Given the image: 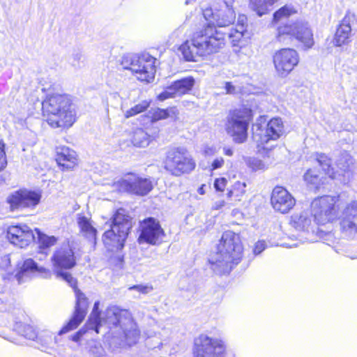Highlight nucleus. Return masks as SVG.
Instances as JSON below:
<instances>
[{
    "label": "nucleus",
    "instance_id": "obj_47",
    "mask_svg": "<svg viewBox=\"0 0 357 357\" xmlns=\"http://www.w3.org/2000/svg\"><path fill=\"white\" fill-rule=\"evenodd\" d=\"M224 89L227 94L234 95L237 93V89L231 82H225Z\"/></svg>",
    "mask_w": 357,
    "mask_h": 357
},
{
    "label": "nucleus",
    "instance_id": "obj_10",
    "mask_svg": "<svg viewBox=\"0 0 357 357\" xmlns=\"http://www.w3.org/2000/svg\"><path fill=\"white\" fill-rule=\"evenodd\" d=\"M285 35L296 38L298 41L303 43L307 49L311 48L314 44L312 31L308 23L303 20H297L278 26V39L282 40V37Z\"/></svg>",
    "mask_w": 357,
    "mask_h": 357
},
{
    "label": "nucleus",
    "instance_id": "obj_20",
    "mask_svg": "<svg viewBox=\"0 0 357 357\" xmlns=\"http://www.w3.org/2000/svg\"><path fill=\"white\" fill-rule=\"evenodd\" d=\"M341 229L349 234H357V201H351L342 208L340 217Z\"/></svg>",
    "mask_w": 357,
    "mask_h": 357
},
{
    "label": "nucleus",
    "instance_id": "obj_40",
    "mask_svg": "<svg viewBox=\"0 0 357 357\" xmlns=\"http://www.w3.org/2000/svg\"><path fill=\"white\" fill-rule=\"evenodd\" d=\"M89 352L94 357H104L105 351L99 342H93L90 344Z\"/></svg>",
    "mask_w": 357,
    "mask_h": 357
},
{
    "label": "nucleus",
    "instance_id": "obj_8",
    "mask_svg": "<svg viewBox=\"0 0 357 357\" xmlns=\"http://www.w3.org/2000/svg\"><path fill=\"white\" fill-rule=\"evenodd\" d=\"M163 167L172 175L179 176L192 171L195 162L185 149L173 148L166 152Z\"/></svg>",
    "mask_w": 357,
    "mask_h": 357
},
{
    "label": "nucleus",
    "instance_id": "obj_55",
    "mask_svg": "<svg viewBox=\"0 0 357 357\" xmlns=\"http://www.w3.org/2000/svg\"><path fill=\"white\" fill-rule=\"evenodd\" d=\"M2 260L3 262H5L6 265H8V264H10V257L8 255L4 256L2 259Z\"/></svg>",
    "mask_w": 357,
    "mask_h": 357
},
{
    "label": "nucleus",
    "instance_id": "obj_3",
    "mask_svg": "<svg viewBox=\"0 0 357 357\" xmlns=\"http://www.w3.org/2000/svg\"><path fill=\"white\" fill-rule=\"evenodd\" d=\"M243 245L240 236L231 231L222 234L217 251L209 259L211 269L218 275L227 274L241 260Z\"/></svg>",
    "mask_w": 357,
    "mask_h": 357
},
{
    "label": "nucleus",
    "instance_id": "obj_6",
    "mask_svg": "<svg viewBox=\"0 0 357 357\" xmlns=\"http://www.w3.org/2000/svg\"><path fill=\"white\" fill-rule=\"evenodd\" d=\"M252 118V112L248 107H243L229 112L225 129L236 143L241 144L247 139L248 126Z\"/></svg>",
    "mask_w": 357,
    "mask_h": 357
},
{
    "label": "nucleus",
    "instance_id": "obj_33",
    "mask_svg": "<svg viewBox=\"0 0 357 357\" xmlns=\"http://www.w3.org/2000/svg\"><path fill=\"white\" fill-rule=\"evenodd\" d=\"M304 181L312 188L319 189L325 183L326 178L315 170L308 169L303 176Z\"/></svg>",
    "mask_w": 357,
    "mask_h": 357
},
{
    "label": "nucleus",
    "instance_id": "obj_56",
    "mask_svg": "<svg viewBox=\"0 0 357 357\" xmlns=\"http://www.w3.org/2000/svg\"><path fill=\"white\" fill-rule=\"evenodd\" d=\"M225 153L227 155L231 156L233 155V151L231 149H225Z\"/></svg>",
    "mask_w": 357,
    "mask_h": 357
},
{
    "label": "nucleus",
    "instance_id": "obj_29",
    "mask_svg": "<svg viewBox=\"0 0 357 357\" xmlns=\"http://www.w3.org/2000/svg\"><path fill=\"white\" fill-rule=\"evenodd\" d=\"M236 14L233 8L222 7L213 14V23L219 28H226L234 24Z\"/></svg>",
    "mask_w": 357,
    "mask_h": 357
},
{
    "label": "nucleus",
    "instance_id": "obj_36",
    "mask_svg": "<svg viewBox=\"0 0 357 357\" xmlns=\"http://www.w3.org/2000/svg\"><path fill=\"white\" fill-rule=\"evenodd\" d=\"M38 235V241L39 247L41 249H47L54 245L57 242V238L54 236H47L42 233L40 230L36 229Z\"/></svg>",
    "mask_w": 357,
    "mask_h": 357
},
{
    "label": "nucleus",
    "instance_id": "obj_5",
    "mask_svg": "<svg viewBox=\"0 0 357 357\" xmlns=\"http://www.w3.org/2000/svg\"><path fill=\"white\" fill-rule=\"evenodd\" d=\"M156 59L149 54L141 55L128 54L121 59V66L124 69L131 70L137 79L147 83L153 81L155 73Z\"/></svg>",
    "mask_w": 357,
    "mask_h": 357
},
{
    "label": "nucleus",
    "instance_id": "obj_53",
    "mask_svg": "<svg viewBox=\"0 0 357 357\" xmlns=\"http://www.w3.org/2000/svg\"><path fill=\"white\" fill-rule=\"evenodd\" d=\"M213 14H215V13H213L211 9H206L203 13V15L206 20H208V17L210 16H212L213 18Z\"/></svg>",
    "mask_w": 357,
    "mask_h": 357
},
{
    "label": "nucleus",
    "instance_id": "obj_54",
    "mask_svg": "<svg viewBox=\"0 0 357 357\" xmlns=\"http://www.w3.org/2000/svg\"><path fill=\"white\" fill-rule=\"evenodd\" d=\"M225 8H233L234 0H222Z\"/></svg>",
    "mask_w": 357,
    "mask_h": 357
},
{
    "label": "nucleus",
    "instance_id": "obj_48",
    "mask_svg": "<svg viewBox=\"0 0 357 357\" xmlns=\"http://www.w3.org/2000/svg\"><path fill=\"white\" fill-rule=\"evenodd\" d=\"M266 243L264 241H259L255 245L254 248V253L255 255H259L265 248H266Z\"/></svg>",
    "mask_w": 357,
    "mask_h": 357
},
{
    "label": "nucleus",
    "instance_id": "obj_9",
    "mask_svg": "<svg viewBox=\"0 0 357 357\" xmlns=\"http://www.w3.org/2000/svg\"><path fill=\"white\" fill-rule=\"evenodd\" d=\"M337 198L331 196H322L314 199L311 203V211L314 222L326 225L333 222L337 218L336 202Z\"/></svg>",
    "mask_w": 357,
    "mask_h": 357
},
{
    "label": "nucleus",
    "instance_id": "obj_32",
    "mask_svg": "<svg viewBox=\"0 0 357 357\" xmlns=\"http://www.w3.org/2000/svg\"><path fill=\"white\" fill-rule=\"evenodd\" d=\"M279 0H250L249 8L259 16H262L271 10L272 6Z\"/></svg>",
    "mask_w": 357,
    "mask_h": 357
},
{
    "label": "nucleus",
    "instance_id": "obj_58",
    "mask_svg": "<svg viewBox=\"0 0 357 357\" xmlns=\"http://www.w3.org/2000/svg\"><path fill=\"white\" fill-rule=\"evenodd\" d=\"M238 195H236L235 201H237V200H238V201H240V200H241V199H240L239 198H238Z\"/></svg>",
    "mask_w": 357,
    "mask_h": 357
},
{
    "label": "nucleus",
    "instance_id": "obj_19",
    "mask_svg": "<svg viewBox=\"0 0 357 357\" xmlns=\"http://www.w3.org/2000/svg\"><path fill=\"white\" fill-rule=\"evenodd\" d=\"M354 20V14L350 12L347 13L337 27L333 38L335 46L341 47L344 45H348L351 41V38L354 35L351 24Z\"/></svg>",
    "mask_w": 357,
    "mask_h": 357
},
{
    "label": "nucleus",
    "instance_id": "obj_52",
    "mask_svg": "<svg viewBox=\"0 0 357 357\" xmlns=\"http://www.w3.org/2000/svg\"><path fill=\"white\" fill-rule=\"evenodd\" d=\"M152 342H153V339H152V338H151V337H149V338H148V339L146 340V345H147L149 348H151V349H154V348H156V347H159L162 344L161 342L158 341V342H157V345H153V344H152Z\"/></svg>",
    "mask_w": 357,
    "mask_h": 357
},
{
    "label": "nucleus",
    "instance_id": "obj_61",
    "mask_svg": "<svg viewBox=\"0 0 357 357\" xmlns=\"http://www.w3.org/2000/svg\"><path fill=\"white\" fill-rule=\"evenodd\" d=\"M199 190H200V192L202 193L203 190H202V188H199Z\"/></svg>",
    "mask_w": 357,
    "mask_h": 357
},
{
    "label": "nucleus",
    "instance_id": "obj_17",
    "mask_svg": "<svg viewBox=\"0 0 357 357\" xmlns=\"http://www.w3.org/2000/svg\"><path fill=\"white\" fill-rule=\"evenodd\" d=\"M126 320L128 319L122 317L121 311L116 306H111L107 308L104 317L102 318V324H106L109 328L106 336L108 342L112 340V336H114L121 331L125 325Z\"/></svg>",
    "mask_w": 357,
    "mask_h": 357
},
{
    "label": "nucleus",
    "instance_id": "obj_25",
    "mask_svg": "<svg viewBox=\"0 0 357 357\" xmlns=\"http://www.w3.org/2000/svg\"><path fill=\"white\" fill-rule=\"evenodd\" d=\"M56 160L59 166L65 169H73L77 164L76 153L68 147L61 146L56 149Z\"/></svg>",
    "mask_w": 357,
    "mask_h": 357
},
{
    "label": "nucleus",
    "instance_id": "obj_22",
    "mask_svg": "<svg viewBox=\"0 0 357 357\" xmlns=\"http://www.w3.org/2000/svg\"><path fill=\"white\" fill-rule=\"evenodd\" d=\"M195 83L192 77H185L174 82L158 96L161 101L169 98L182 96L191 90Z\"/></svg>",
    "mask_w": 357,
    "mask_h": 357
},
{
    "label": "nucleus",
    "instance_id": "obj_37",
    "mask_svg": "<svg viewBox=\"0 0 357 357\" xmlns=\"http://www.w3.org/2000/svg\"><path fill=\"white\" fill-rule=\"evenodd\" d=\"M297 13L296 8L291 5H285L278 10L273 14V21L278 22L284 17H288L290 15Z\"/></svg>",
    "mask_w": 357,
    "mask_h": 357
},
{
    "label": "nucleus",
    "instance_id": "obj_57",
    "mask_svg": "<svg viewBox=\"0 0 357 357\" xmlns=\"http://www.w3.org/2000/svg\"><path fill=\"white\" fill-rule=\"evenodd\" d=\"M234 193H235V191L234 190H230L228 193H227V195L228 197H231L234 195Z\"/></svg>",
    "mask_w": 357,
    "mask_h": 357
},
{
    "label": "nucleus",
    "instance_id": "obj_60",
    "mask_svg": "<svg viewBox=\"0 0 357 357\" xmlns=\"http://www.w3.org/2000/svg\"><path fill=\"white\" fill-rule=\"evenodd\" d=\"M199 190H200V192L202 193L203 190H202V188H199Z\"/></svg>",
    "mask_w": 357,
    "mask_h": 357
},
{
    "label": "nucleus",
    "instance_id": "obj_16",
    "mask_svg": "<svg viewBox=\"0 0 357 357\" xmlns=\"http://www.w3.org/2000/svg\"><path fill=\"white\" fill-rule=\"evenodd\" d=\"M40 199V195L33 191L20 190L15 192L8 198L11 209L17 210L36 206Z\"/></svg>",
    "mask_w": 357,
    "mask_h": 357
},
{
    "label": "nucleus",
    "instance_id": "obj_14",
    "mask_svg": "<svg viewBox=\"0 0 357 357\" xmlns=\"http://www.w3.org/2000/svg\"><path fill=\"white\" fill-rule=\"evenodd\" d=\"M142 231L139 236V243H146L151 245H157L162 241L165 232L160 223L153 218H149L141 225Z\"/></svg>",
    "mask_w": 357,
    "mask_h": 357
},
{
    "label": "nucleus",
    "instance_id": "obj_7",
    "mask_svg": "<svg viewBox=\"0 0 357 357\" xmlns=\"http://www.w3.org/2000/svg\"><path fill=\"white\" fill-rule=\"evenodd\" d=\"M283 132V123L280 118H273L266 123V120L260 116L252 126V138L257 146L263 149H267L265 145L278 139Z\"/></svg>",
    "mask_w": 357,
    "mask_h": 357
},
{
    "label": "nucleus",
    "instance_id": "obj_38",
    "mask_svg": "<svg viewBox=\"0 0 357 357\" xmlns=\"http://www.w3.org/2000/svg\"><path fill=\"white\" fill-rule=\"evenodd\" d=\"M150 105V102L147 100H142L130 109L127 110L125 113L126 118H130L135 116L144 111H145Z\"/></svg>",
    "mask_w": 357,
    "mask_h": 357
},
{
    "label": "nucleus",
    "instance_id": "obj_44",
    "mask_svg": "<svg viewBox=\"0 0 357 357\" xmlns=\"http://www.w3.org/2000/svg\"><path fill=\"white\" fill-rule=\"evenodd\" d=\"M22 335L29 340H34L37 337L35 330L32 326L29 325L24 327Z\"/></svg>",
    "mask_w": 357,
    "mask_h": 357
},
{
    "label": "nucleus",
    "instance_id": "obj_31",
    "mask_svg": "<svg viewBox=\"0 0 357 357\" xmlns=\"http://www.w3.org/2000/svg\"><path fill=\"white\" fill-rule=\"evenodd\" d=\"M100 301L95 302L93 310L89 317L85 325L87 329L93 330L96 333H100V328L102 326V318L100 317V312L99 311Z\"/></svg>",
    "mask_w": 357,
    "mask_h": 357
},
{
    "label": "nucleus",
    "instance_id": "obj_13",
    "mask_svg": "<svg viewBox=\"0 0 357 357\" xmlns=\"http://www.w3.org/2000/svg\"><path fill=\"white\" fill-rule=\"evenodd\" d=\"M298 54L294 49H282L273 56V63L276 71L282 77L287 76L298 63Z\"/></svg>",
    "mask_w": 357,
    "mask_h": 357
},
{
    "label": "nucleus",
    "instance_id": "obj_21",
    "mask_svg": "<svg viewBox=\"0 0 357 357\" xmlns=\"http://www.w3.org/2000/svg\"><path fill=\"white\" fill-rule=\"evenodd\" d=\"M271 204L275 211L282 213H288L295 205V199L284 188H274L271 199Z\"/></svg>",
    "mask_w": 357,
    "mask_h": 357
},
{
    "label": "nucleus",
    "instance_id": "obj_1",
    "mask_svg": "<svg viewBox=\"0 0 357 357\" xmlns=\"http://www.w3.org/2000/svg\"><path fill=\"white\" fill-rule=\"evenodd\" d=\"M51 261L53 265L54 272L56 278L61 279L73 288L76 303L73 316L59 331V334L62 335L75 329L84 320L88 309V299L85 294L77 287V280L72 275L65 270L70 269L76 265V257L69 243H63L54 250L51 257Z\"/></svg>",
    "mask_w": 357,
    "mask_h": 357
},
{
    "label": "nucleus",
    "instance_id": "obj_2",
    "mask_svg": "<svg viewBox=\"0 0 357 357\" xmlns=\"http://www.w3.org/2000/svg\"><path fill=\"white\" fill-rule=\"evenodd\" d=\"M245 31V28L240 25L239 28L223 33L209 24L204 30L196 33L191 40L183 43L179 50L186 61H196L198 56L216 52L222 48L225 45L226 36L233 46H238Z\"/></svg>",
    "mask_w": 357,
    "mask_h": 357
},
{
    "label": "nucleus",
    "instance_id": "obj_24",
    "mask_svg": "<svg viewBox=\"0 0 357 357\" xmlns=\"http://www.w3.org/2000/svg\"><path fill=\"white\" fill-rule=\"evenodd\" d=\"M127 236L123 234V231H117L116 229L111 228L104 233L102 241L108 251L114 252L123 248Z\"/></svg>",
    "mask_w": 357,
    "mask_h": 357
},
{
    "label": "nucleus",
    "instance_id": "obj_51",
    "mask_svg": "<svg viewBox=\"0 0 357 357\" xmlns=\"http://www.w3.org/2000/svg\"><path fill=\"white\" fill-rule=\"evenodd\" d=\"M247 18L245 15H239L238 20V24L236 25V28H239L240 25H243L245 28V24L246 23Z\"/></svg>",
    "mask_w": 357,
    "mask_h": 357
},
{
    "label": "nucleus",
    "instance_id": "obj_23",
    "mask_svg": "<svg viewBox=\"0 0 357 357\" xmlns=\"http://www.w3.org/2000/svg\"><path fill=\"white\" fill-rule=\"evenodd\" d=\"M35 273H39L44 278H48L51 275L50 270L43 266H38L32 259H27L23 262L22 266L15 277L18 283L21 284L30 278L31 274Z\"/></svg>",
    "mask_w": 357,
    "mask_h": 357
},
{
    "label": "nucleus",
    "instance_id": "obj_41",
    "mask_svg": "<svg viewBox=\"0 0 357 357\" xmlns=\"http://www.w3.org/2000/svg\"><path fill=\"white\" fill-rule=\"evenodd\" d=\"M129 291H135L137 292L139 294L146 295L151 293L153 290V286L151 284H136L131 286L128 288Z\"/></svg>",
    "mask_w": 357,
    "mask_h": 357
},
{
    "label": "nucleus",
    "instance_id": "obj_26",
    "mask_svg": "<svg viewBox=\"0 0 357 357\" xmlns=\"http://www.w3.org/2000/svg\"><path fill=\"white\" fill-rule=\"evenodd\" d=\"M313 214L312 211H304L299 214H295L291 217L292 226L298 231L306 232H314V220L312 221Z\"/></svg>",
    "mask_w": 357,
    "mask_h": 357
},
{
    "label": "nucleus",
    "instance_id": "obj_4",
    "mask_svg": "<svg viewBox=\"0 0 357 357\" xmlns=\"http://www.w3.org/2000/svg\"><path fill=\"white\" fill-rule=\"evenodd\" d=\"M43 116L52 128H68L75 121L76 114L72 100L67 95L53 94L43 102Z\"/></svg>",
    "mask_w": 357,
    "mask_h": 357
},
{
    "label": "nucleus",
    "instance_id": "obj_18",
    "mask_svg": "<svg viewBox=\"0 0 357 357\" xmlns=\"http://www.w3.org/2000/svg\"><path fill=\"white\" fill-rule=\"evenodd\" d=\"M7 237L11 243L20 248L26 247L35 238L32 230L26 225L10 226Z\"/></svg>",
    "mask_w": 357,
    "mask_h": 357
},
{
    "label": "nucleus",
    "instance_id": "obj_43",
    "mask_svg": "<svg viewBox=\"0 0 357 357\" xmlns=\"http://www.w3.org/2000/svg\"><path fill=\"white\" fill-rule=\"evenodd\" d=\"M249 166L254 170H262L266 168L265 163L257 158H252L249 161Z\"/></svg>",
    "mask_w": 357,
    "mask_h": 357
},
{
    "label": "nucleus",
    "instance_id": "obj_28",
    "mask_svg": "<svg viewBox=\"0 0 357 357\" xmlns=\"http://www.w3.org/2000/svg\"><path fill=\"white\" fill-rule=\"evenodd\" d=\"M132 227L131 218L126 213V211L120 208L116 211L112 218L111 228L117 231H123V234H128L129 230Z\"/></svg>",
    "mask_w": 357,
    "mask_h": 357
},
{
    "label": "nucleus",
    "instance_id": "obj_27",
    "mask_svg": "<svg viewBox=\"0 0 357 357\" xmlns=\"http://www.w3.org/2000/svg\"><path fill=\"white\" fill-rule=\"evenodd\" d=\"M335 165L337 168V170L335 172L337 177H344L342 180L344 182L348 181L354 165L353 158L347 152L344 151L338 156Z\"/></svg>",
    "mask_w": 357,
    "mask_h": 357
},
{
    "label": "nucleus",
    "instance_id": "obj_11",
    "mask_svg": "<svg viewBox=\"0 0 357 357\" xmlns=\"http://www.w3.org/2000/svg\"><path fill=\"white\" fill-rule=\"evenodd\" d=\"M114 188L119 192L144 196L147 195L153 188L150 179L142 178L137 174L129 173L122 178L115 181Z\"/></svg>",
    "mask_w": 357,
    "mask_h": 357
},
{
    "label": "nucleus",
    "instance_id": "obj_15",
    "mask_svg": "<svg viewBox=\"0 0 357 357\" xmlns=\"http://www.w3.org/2000/svg\"><path fill=\"white\" fill-rule=\"evenodd\" d=\"M139 335L136 324L130 319L126 320L125 325L117 334L112 336L109 344L114 347H121L126 344L131 346L138 341Z\"/></svg>",
    "mask_w": 357,
    "mask_h": 357
},
{
    "label": "nucleus",
    "instance_id": "obj_12",
    "mask_svg": "<svg viewBox=\"0 0 357 357\" xmlns=\"http://www.w3.org/2000/svg\"><path fill=\"white\" fill-rule=\"evenodd\" d=\"M225 351L222 340L201 334L195 339L194 357H222Z\"/></svg>",
    "mask_w": 357,
    "mask_h": 357
},
{
    "label": "nucleus",
    "instance_id": "obj_35",
    "mask_svg": "<svg viewBox=\"0 0 357 357\" xmlns=\"http://www.w3.org/2000/svg\"><path fill=\"white\" fill-rule=\"evenodd\" d=\"M151 141V137L142 128H137L132 132L131 142L135 146L146 147Z\"/></svg>",
    "mask_w": 357,
    "mask_h": 357
},
{
    "label": "nucleus",
    "instance_id": "obj_50",
    "mask_svg": "<svg viewBox=\"0 0 357 357\" xmlns=\"http://www.w3.org/2000/svg\"><path fill=\"white\" fill-rule=\"evenodd\" d=\"M224 160L222 158H216L212 163V167L213 169H218L222 166Z\"/></svg>",
    "mask_w": 357,
    "mask_h": 357
},
{
    "label": "nucleus",
    "instance_id": "obj_42",
    "mask_svg": "<svg viewBox=\"0 0 357 357\" xmlns=\"http://www.w3.org/2000/svg\"><path fill=\"white\" fill-rule=\"evenodd\" d=\"M6 144L0 141V172L3 170L7 165V158L5 151Z\"/></svg>",
    "mask_w": 357,
    "mask_h": 357
},
{
    "label": "nucleus",
    "instance_id": "obj_34",
    "mask_svg": "<svg viewBox=\"0 0 357 357\" xmlns=\"http://www.w3.org/2000/svg\"><path fill=\"white\" fill-rule=\"evenodd\" d=\"M314 158L326 174L328 175V176L333 179H336V173L333 167H331V159L327 155L321 153H316Z\"/></svg>",
    "mask_w": 357,
    "mask_h": 357
},
{
    "label": "nucleus",
    "instance_id": "obj_39",
    "mask_svg": "<svg viewBox=\"0 0 357 357\" xmlns=\"http://www.w3.org/2000/svg\"><path fill=\"white\" fill-rule=\"evenodd\" d=\"M151 114V121L153 122L158 121L159 120L165 119L169 116V112L168 109L156 108L149 111Z\"/></svg>",
    "mask_w": 357,
    "mask_h": 357
},
{
    "label": "nucleus",
    "instance_id": "obj_49",
    "mask_svg": "<svg viewBox=\"0 0 357 357\" xmlns=\"http://www.w3.org/2000/svg\"><path fill=\"white\" fill-rule=\"evenodd\" d=\"M86 333V330L83 328L78 331L75 334L72 336V340L75 342H78L81 337Z\"/></svg>",
    "mask_w": 357,
    "mask_h": 357
},
{
    "label": "nucleus",
    "instance_id": "obj_46",
    "mask_svg": "<svg viewBox=\"0 0 357 357\" xmlns=\"http://www.w3.org/2000/svg\"><path fill=\"white\" fill-rule=\"evenodd\" d=\"M226 183L227 180L225 178H217L214 182V187L218 191H223Z\"/></svg>",
    "mask_w": 357,
    "mask_h": 357
},
{
    "label": "nucleus",
    "instance_id": "obj_59",
    "mask_svg": "<svg viewBox=\"0 0 357 357\" xmlns=\"http://www.w3.org/2000/svg\"><path fill=\"white\" fill-rule=\"evenodd\" d=\"M191 0H186L185 4H188Z\"/></svg>",
    "mask_w": 357,
    "mask_h": 357
},
{
    "label": "nucleus",
    "instance_id": "obj_30",
    "mask_svg": "<svg viewBox=\"0 0 357 357\" xmlns=\"http://www.w3.org/2000/svg\"><path fill=\"white\" fill-rule=\"evenodd\" d=\"M77 222L82 234L90 241H96L97 230L92 225L91 219L82 214L77 215Z\"/></svg>",
    "mask_w": 357,
    "mask_h": 357
},
{
    "label": "nucleus",
    "instance_id": "obj_45",
    "mask_svg": "<svg viewBox=\"0 0 357 357\" xmlns=\"http://www.w3.org/2000/svg\"><path fill=\"white\" fill-rule=\"evenodd\" d=\"M82 58V55L80 52L74 53L70 58V64L76 68H80Z\"/></svg>",
    "mask_w": 357,
    "mask_h": 357
}]
</instances>
